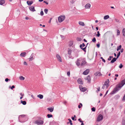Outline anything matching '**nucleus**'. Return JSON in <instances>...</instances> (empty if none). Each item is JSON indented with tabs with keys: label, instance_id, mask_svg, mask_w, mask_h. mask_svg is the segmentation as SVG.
<instances>
[{
	"label": "nucleus",
	"instance_id": "1",
	"mask_svg": "<svg viewBox=\"0 0 125 125\" xmlns=\"http://www.w3.org/2000/svg\"><path fill=\"white\" fill-rule=\"evenodd\" d=\"M125 84V78L122 80L120 83H119L116 86V87L114 89L112 92L114 94L118 91Z\"/></svg>",
	"mask_w": 125,
	"mask_h": 125
},
{
	"label": "nucleus",
	"instance_id": "2",
	"mask_svg": "<svg viewBox=\"0 0 125 125\" xmlns=\"http://www.w3.org/2000/svg\"><path fill=\"white\" fill-rule=\"evenodd\" d=\"M65 18L64 15H61L58 17V20L59 22L60 23L63 21Z\"/></svg>",
	"mask_w": 125,
	"mask_h": 125
},
{
	"label": "nucleus",
	"instance_id": "3",
	"mask_svg": "<svg viewBox=\"0 0 125 125\" xmlns=\"http://www.w3.org/2000/svg\"><path fill=\"white\" fill-rule=\"evenodd\" d=\"M82 60H83V58H80L77 59L75 63L78 66H79L80 65V62Z\"/></svg>",
	"mask_w": 125,
	"mask_h": 125
},
{
	"label": "nucleus",
	"instance_id": "4",
	"mask_svg": "<svg viewBox=\"0 0 125 125\" xmlns=\"http://www.w3.org/2000/svg\"><path fill=\"white\" fill-rule=\"evenodd\" d=\"M35 123L38 125H41L43 124V122L42 120H37L35 122Z\"/></svg>",
	"mask_w": 125,
	"mask_h": 125
},
{
	"label": "nucleus",
	"instance_id": "5",
	"mask_svg": "<svg viewBox=\"0 0 125 125\" xmlns=\"http://www.w3.org/2000/svg\"><path fill=\"white\" fill-rule=\"evenodd\" d=\"M103 116L101 114L99 115L97 118V121L99 122L101 121L103 119Z\"/></svg>",
	"mask_w": 125,
	"mask_h": 125
},
{
	"label": "nucleus",
	"instance_id": "6",
	"mask_svg": "<svg viewBox=\"0 0 125 125\" xmlns=\"http://www.w3.org/2000/svg\"><path fill=\"white\" fill-rule=\"evenodd\" d=\"M109 82V81L108 79L105 81V82L104 84L106 86V88H107L108 86V84Z\"/></svg>",
	"mask_w": 125,
	"mask_h": 125
},
{
	"label": "nucleus",
	"instance_id": "7",
	"mask_svg": "<svg viewBox=\"0 0 125 125\" xmlns=\"http://www.w3.org/2000/svg\"><path fill=\"white\" fill-rule=\"evenodd\" d=\"M56 57L57 60L58 61H59L61 62H62V60L61 57L59 55L57 54L56 55Z\"/></svg>",
	"mask_w": 125,
	"mask_h": 125
},
{
	"label": "nucleus",
	"instance_id": "8",
	"mask_svg": "<svg viewBox=\"0 0 125 125\" xmlns=\"http://www.w3.org/2000/svg\"><path fill=\"white\" fill-rule=\"evenodd\" d=\"M89 72V70L88 69H87L84 71L83 73V74L84 75H86Z\"/></svg>",
	"mask_w": 125,
	"mask_h": 125
},
{
	"label": "nucleus",
	"instance_id": "9",
	"mask_svg": "<svg viewBox=\"0 0 125 125\" xmlns=\"http://www.w3.org/2000/svg\"><path fill=\"white\" fill-rule=\"evenodd\" d=\"M88 43H87V44L86 45V46L84 48H83L82 47V45L80 44V47L82 49L84 52H86V47L87 46V45L88 44Z\"/></svg>",
	"mask_w": 125,
	"mask_h": 125
},
{
	"label": "nucleus",
	"instance_id": "10",
	"mask_svg": "<svg viewBox=\"0 0 125 125\" xmlns=\"http://www.w3.org/2000/svg\"><path fill=\"white\" fill-rule=\"evenodd\" d=\"M78 83L80 84H83V82L81 78H79L77 80Z\"/></svg>",
	"mask_w": 125,
	"mask_h": 125
},
{
	"label": "nucleus",
	"instance_id": "11",
	"mask_svg": "<svg viewBox=\"0 0 125 125\" xmlns=\"http://www.w3.org/2000/svg\"><path fill=\"white\" fill-rule=\"evenodd\" d=\"M86 80H88V83L90 82L91 80V78L89 75H88L86 78H85Z\"/></svg>",
	"mask_w": 125,
	"mask_h": 125
},
{
	"label": "nucleus",
	"instance_id": "12",
	"mask_svg": "<svg viewBox=\"0 0 125 125\" xmlns=\"http://www.w3.org/2000/svg\"><path fill=\"white\" fill-rule=\"evenodd\" d=\"M30 10L32 11L33 12L35 11L36 10L35 9L34 7L33 6H31L29 8Z\"/></svg>",
	"mask_w": 125,
	"mask_h": 125
},
{
	"label": "nucleus",
	"instance_id": "13",
	"mask_svg": "<svg viewBox=\"0 0 125 125\" xmlns=\"http://www.w3.org/2000/svg\"><path fill=\"white\" fill-rule=\"evenodd\" d=\"M53 108L51 107L47 108V109L50 112H52L53 110Z\"/></svg>",
	"mask_w": 125,
	"mask_h": 125
},
{
	"label": "nucleus",
	"instance_id": "14",
	"mask_svg": "<svg viewBox=\"0 0 125 125\" xmlns=\"http://www.w3.org/2000/svg\"><path fill=\"white\" fill-rule=\"evenodd\" d=\"M33 54L32 53L30 56V58H29V61H32L34 59V58H33Z\"/></svg>",
	"mask_w": 125,
	"mask_h": 125
},
{
	"label": "nucleus",
	"instance_id": "15",
	"mask_svg": "<svg viewBox=\"0 0 125 125\" xmlns=\"http://www.w3.org/2000/svg\"><path fill=\"white\" fill-rule=\"evenodd\" d=\"M117 58H114L110 62V63H114L115 61Z\"/></svg>",
	"mask_w": 125,
	"mask_h": 125
},
{
	"label": "nucleus",
	"instance_id": "16",
	"mask_svg": "<svg viewBox=\"0 0 125 125\" xmlns=\"http://www.w3.org/2000/svg\"><path fill=\"white\" fill-rule=\"evenodd\" d=\"M91 6L90 4L89 3H87L85 6L86 8L89 9L90 8Z\"/></svg>",
	"mask_w": 125,
	"mask_h": 125
},
{
	"label": "nucleus",
	"instance_id": "17",
	"mask_svg": "<svg viewBox=\"0 0 125 125\" xmlns=\"http://www.w3.org/2000/svg\"><path fill=\"white\" fill-rule=\"evenodd\" d=\"M82 61V63L81 64V66L84 65L86 63V62L84 60H83Z\"/></svg>",
	"mask_w": 125,
	"mask_h": 125
},
{
	"label": "nucleus",
	"instance_id": "18",
	"mask_svg": "<svg viewBox=\"0 0 125 125\" xmlns=\"http://www.w3.org/2000/svg\"><path fill=\"white\" fill-rule=\"evenodd\" d=\"M33 3V2L32 1H27V3L28 5H31Z\"/></svg>",
	"mask_w": 125,
	"mask_h": 125
},
{
	"label": "nucleus",
	"instance_id": "19",
	"mask_svg": "<svg viewBox=\"0 0 125 125\" xmlns=\"http://www.w3.org/2000/svg\"><path fill=\"white\" fill-rule=\"evenodd\" d=\"M26 53L25 52H23L20 54V56L22 57H25L26 55Z\"/></svg>",
	"mask_w": 125,
	"mask_h": 125
},
{
	"label": "nucleus",
	"instance_id": "20",
	"mask_svg": "<svg viewBox=\"0 0 125 125\" xmlns=\"http://www.w3.org/2000/svg\"><path fill=\"white\" fill-rule=\"evenodd\" d=\"M78 23L80 25L82 26H84L85 25L84 23L82 21H79Z\"/></svg>",
	"mask_w": 125,
	"mask_h": 125
},
{
	"label": "nucleus",
	"instance_id": "21",
	"mask_svg": "<svg viewBox=\"0 0 125 125\" xmlns=\"http://www.w3.org/2000/svg\"><path fill=\"white\" fill-rule=\"evenodd\" d=\"M122 125H125V117H124L122 121Z\"/></svg>",
	"mask_w": 125,
	"mask_h": 125
},
{
	"label": "nucleus",
	"instance_id": "22",
	"mask_svg": "<svg viewBox=\"0 0 125 125\" xmlns=\"http://www.w3.org/2000/svg\"><path fill=\"white\" fill-rule=\"evenodd\" d=\"M5 1L4 0H0V5H2L5 3Z\"/></svg>",
	"mask_w": 125,
	"mask_h": 125
},
{
	"label": "nucleus",
	"instance_id": "23",
	"mask_svg": "<svg viewBox=\"0 0 125 125\" xmlns=\"http://www.w3.org/2000/svg\"><path fill=\"white\" fill-rule=\"evenodd\" d=\"M37 97L40 98V99H42L43 97V96L42 95L40 94L37 95Z\"/></svg>",
	"mask_w": 125,
	"mask_h": 125
},
{
	"label": "nucleus",
	"instance_id": "24",
	"mask_svg": "<svg viewBox=\"0 0 125 125\" xmlns=\"http://www.w3.org/2000/svg\"><path fill=\"white\" fill-rule=\"evenodd\" d=\"M21 103L22 104L24 105H25L26 104V102L25 101H23L22 100L21 101Z\"/></svg>",
	"mask_w": 125,
	"mask_h": 125
},
{
	"label": "nucleus",
	"instance_id": "25",
	"mask_svg": "<svg viewBox=\"0 0 125 125\" xmlns=\"http://www.w3.org/2000/svg\"><path fill=\"white\" fill-rule=\"evenodd\" d=\"M73 41H70L69 43V46H72L73 44Z\"/></svg>",
	"mask_w": 125,
	"mask_h": 125
},
{
	"label": "nucleus",
	"instance_id": "26",
	"mask_svg": "<svg viewBox=\"0 0 125 125\" xmlns=\"http://www.w3.org/2000/svg\"><path fill=\"white\" fill-rule=\"evenodd\" d=\"M109 18V16L108 15H106L104 17V20H106Z\"/></svg>",
	"mask_w": 125,
	"mask_h": 125
},
{
	"label": "nucleus",
	"instance_id": "27",
	"mask_svg": "<svg viewBox=\"0 0 125 125\" xmlns=\"http://www.w3.org/2000/svg\"><path fill=\"white\" fill-rule=\"evenodd\" d=\"M121 48V45H119L118 47H117V51H119L120 50Z\"/></svg>",
	"mask_w": 125,
	"mask_h": 125
},
{
	"label": "nucleus",
	"instance_id": "28",
	"mask_svg": "<svg viewBox=\"0 0 125 125\" xmlns=\"http://www.w3.org/2000/svg\"><path fill=\"white\" fill-rule=\"evenodd\" d=\"M122 33L123 35H125V28H124L123 29Z\"/></svg>",
	"mask_w": 125,
	"mask_h": 125
},
{
	"label": "nucleus",
	"instance_id": "29",
	"mask_svg": "<svg viewBox=\"0 0 125 125\" xmlns=\"http://www.w3.org/2000/svg\"><path fill=\"white\" fill-rule=\"evenodd\" d=\"M19 78L20 80H24L25 79L24 77L22 76H20L19 77Z\"/></svg>",
	"mask_w": 125,
	"mask_h": 125
},
{
	"label": "nucleus",
	"instance_id": "30",
	"mask_svg": "<svg viewBox=\"0 0 125 125\" xmlns=\"http://www.w3.org/2000/svg\"><path fill=\"white\" fill-rule=\"evenodd\" d=\"M117 35H119L120 34V32L119 30H117Z\"/></svg>",
	"mask_w": 125,
	"mask_h": 125
},
{
	"label": "nucleus",
	"instance_id": "31",
	"mask_svg": "<svg viewBox=\"0 0 125 125\" xmlns=\"http://www.w3.org/2000/svg\"><path fill=\"white\" fill-rule=\"evenodd\" d=\"M47 117L48 118H50L51 117H52V115L51 114H48L47 115Z\"/></svg>",
	"mask_w": 125,
	"mask_h": 125
},
{
	"label": "nucleus",
	"instance_id": "32",
	"mask_svg": "<svg viewBox=\"0 0 125 125\" xmlns=\"http://www.w3.org/2000/svg\"><path fill=\"white\" fill-rule=\"evenodd\" d=\"M82 89L81 90V91H82L84 92L86 90V88H85L83 87L82 88Z\"/></svg>",
	"mask_w": 125,
	"mask_h": 125
},
{
	"label": "nucleus",
	"instance_id": "33",
	"mask_svg": "<svg viewBox=\"0 0 125 125\" xmlns=\"http://www.w3.org/2000/svg\"><path fill=\"white\" fill-rule=\"evenodd\" d=\"M71 52H72V50L71 49H69L68 52V54H71Z\"/></svg>",
	"mask_w": 125,
	"mask_h": 125
},
{
	"label": "nucleus",
	"instance_id": "34",
	"mask_svg": "<svg viewBox=\"0 0 125 125\" xmlns=\"http://www.w3.org/2000/svg\"><path fill=\"white\" fill-rule=\"evenodd\" d=\"M113 58L112 56H110L109 58L108 59V61H110L111 60V59Z\"/></svg>",
	"mask_w": 125,
	"mask_h": 125
},
{
	"label": "nucleus",
	"instance_id": "35",
	"mask_svg": "<svg viewBox=\"0 0 125 125\" xmlns=\"http://www.w3.org/2000/svg\"><path fill=\"white\" fill-rule=\"evenodd\" d=\"M60 36L61 37V38L62 39H64L65 38V37L64 36H63V35H60Z\"/></svg>",
	"mask_w": 125,
	"mask_h": 125
},
{
	"label": "nucleus",
	"instance_id": "36",
	"mask_svg": "<svg viewBox=\"0 0 125 125\" xmlns=\"http://www.w3.org/2000/svg\"><path fill=\"white\" fill-rule=\"evenodd\" d=\"M97 36L98 37H99L100 35V34L99 33V31H98L97 32Z\"/></svg>",
	"mask_w": 125,
	"mask_h": 125
},
{
	"label": "nucleus",
	"instance_id": "37",
	"mask_svg": "<svg viewBox=\"0 0 125 125\" xmlns=\"http://www.w3.org/2000/svg\"><path fill=\"white\" fill-rule=\"evenodd\" d=\"M25 116V115H21L19 116V118H20L21 117H24Z\"/></svg>",
	"mask_w": 125,
	"mask_h": 125
},
{
	"label": "nucleus",
	"instance_id": "38",
	"mask_svg": "<svg viewBox=\"0 0 125 125\" xmlns=\"http://www.w3.org/2000/svg\"><path fill=\"white\" fill-rule=\"evenodd\" d=\"M92 41L94 42H96V40L95 38V37H94L93 38L92 40Z\"/></svg>",
	"mask_w": 125,
	"mask_h": 125
},
{
	"label": "nucleus",
	"instance_id": "39",
	"mask_svg": "<svg viewBox=\"0 0 125 125\" xmlns=\"http://www.w3.org/2000/svg\"><path fill=\"white\" fill-rule=\"evenodd\" d=\"M120 52H119V53H118L117 54V56L116 58L117 59L118 58L119 56L120 55Z\"/></svg>",
	"mask_w": 125,
	"mask_h": 125
},
{
	"label": "nucleus",
	"instance_id": "40",
	"mask_svg": "<svg viewBox=\"0 0 125 125\" xmlns=\"http://www.w3.org/2000/svg\"><path fill=\"white\" fill-rule=\"evenodd\" d=\"M123 67V65H122V64L121 63L119 66V67L120 69L121 68Z\"/></svg>",
	"mask_w": 125,
	"mask_h": 125
},
{
	"label": "nucleus",
	"instance_id": "41",
	"mask_svg": "<svg viewBox=\"0 0 125 125\" xmlns=\"http://www.w3.org/2000/svg\"><path fill=\"white\" fill-rule=\"evenodd\" d=\"M91 109H92V111H93V112H94L95 111V109L94 107L92 108Z\"/></svg>",
	"mask_w": 125,
	"mask_h": 125
},
{
	"label": "nucleus",
	"instance_id": "42",
	"mask_svg": "<svg viewBox=\"0 0 125 125\" xmlns=\"http://www.w3.org/2000/svg\"><path fill=\"white\" fill-rule=\"evenodd\" d=\"M115 21L117 22H119L120 23H121V21H120L118 19H115Z\"/></svg>",
	"mask_w": 125,
	"mask_h": 125
},
{
	"label": "nucleus",
	"instance_id": "43",
	"mask_svg": "<svg viewBox=\"0 0 125 125\" xmlns=\"http://www.w3.org/2000/svg\"><path fill=\"white\" fill-rule=\"evenodd\" d=\"M75 2V0H72L71 1H70V3H71L72 4H73Z\"/></svg>",
	"mask_w": 125,
	"mask_h": 125
},
{
	"label": "nucleus",
	"instance_id": "44",
	"mask_svg": "<svg viewBox=\"0 0 125 125\" xmlns=\"http://www.w3.org/2000/svg\"><path fill=\"white\" fill-rule=\"evenodd\" d=\"M100 87H98L97 88V90L96 91V92L98 93V91H99L100 90Z\"/></svg>",
	"mask_w": 125,
	"mask_h": 125
},
{
	"label": "nucleus",
	"instance_id": "45",
	"mask_svg": "<svg viewBox=\"0 0 125 125\" xmlns=\"http://www.w3.org/2000/svg\"><path fill=\"white\" fill-rule=\"evenodd\" d=\"M44 12L46 14H47V13L48 11V9H44Z\"/></svg>",
	"mask_w": 125,
	"mask_h": 125
},
{
	"label": "nucleus",
	"instance_id": "46",
	"mask_svg": "<svg viewBox=\"0 0 125 125\" xmlns=\"http://www.w3.org/2000/svg\"><path fill=\"white\" fill-rule=\"evenodd\" d=\"M79 87L80 89V90L81 91V90H82V88H83V87L81 85H80L79 86Z\"/></svg>",
	"mask_w": 125,
	"mask_h": 125
},
{
	"label": "nucleus",
	"instance_id": "47",
	"mask_svg": "<svg viewBox=\"0 0 125 125\" xmlns=\"http://www.w3.org/2000/svg\"><path fill=\"white\" fill-rule=\"evenodd\" d=\"M40 14L41 16H42L43 15V12L42 11H41L40 13Z\"/></svg>",
	"mask_w": 125,
	"mask_h": 125
},
{
	"label": "nucleus",
	"instance_id": "48",
	"mask_svg": "<svg viewBox=\"0 0 125 125\" xmlns=\"http://www.w3.org/2000/svg\"><path fill=\"white\" fill-rule=\"evenodd\" d=\"M67 74L68 76H69L70 74V72L69 71L67 73Z\"/></svg>",
	"mask_w": 125,
	"mask_h": 125
},
{
	"label": "nucleus",
	"instance_id": "49",
	"mask_svg": "<svg viewBox=\"0 0 125 125\" xmlns=\"http://www.w3.org/2000/svg\"><path fill=\"white\" fill-rule=\"evenodd\" d=\"M72 120H73L76 121V119H75L74 117H72Z\"/></svg>",
	"mask_w": 125,
	"mask_h": 125
},
{
	"label": "nucleus",
	"instance_id": "50",
	"mask_svg": "<svg viewBox=\"0 0 125 125\" xmlns=\"http://www.w3.org/2000/svg\"><path fill=\"white\" fill-rule=\"evenodd\" d=\"M77 40L78 41H81V38H77Z\"/></svg>",
	"mask_w": 125,
	"mask_h": 125
},
{
	"label": "nucleus",
	"instance_id": "51",
	"mask_svg": "<svg viewBox=\"0 0 125 125\" xmlns=\"http://www.w3.org/2000/svg\"><path fill=\"white\" fill-rule=\"evenodd\" d=\"M81 119L80 118H79L78 119V120L80 121V122H83V121H82L81 120Z\"/></svg>",
	"mask_w": 125,
	"mask_h": 125
},
{
	"label": "nucleus",
	"instance_id": "52",
	"mask_svg": "<svg viewBox=\"0 0 125 125\" xmlns=\"http://www.w3.org/2000/svg\"><path fill=\"white\" fill-rule=\"evenodd\" d=\"M97 75H98V76H101L102 75V74H101L99 72L98 73V74H97Z\"/></svg>",
	"mask_w": 125,
	"mask_h": 125
},
{
	"label": "nucleus",
	"instance_id": "53",
	"mask_svg": "<svg viewBox=\"0 0 125 125\" xmlns=\"http://www.w3.org/2000/svg\"><path fill=\"white\" fill-rule=\"evenodd\" d=\"M96 45L98 48H99V47L100 46V44H97Z\"/></svg>",
	"mask_w": 125,
	"mask_h": 125
},
{
	"label": "nucleus",
	"instance_id": "54",
	"mask_svg": "<svg viewBox=\"0 0 125 125\" xmlns=\"http://www.w3.org/2000/svg\"><path fill=\"white\" fill-rule=\"evenodd\" d=\"M123 100H125V94L123 98Z\"/></svg>",
	"mask_w": 125,
	"mask_h": 125
},
{
	"label": "nucleus",
	"instance_id": "55",
	"mask_svg": "<svg viewBox=\"0 0 125 125\" xmlns=\"http://www.w3.org/2000/svg\"><path fill=\"white\" fill-rule=\"evenodd\" d=\"M15 88V86L14 85H12L11 87V89L12 90L13 88Z\"/></svg>",
	"mask_w": 125,
	"mask_h": 125
},
{
	"label": "nucleus",
	"instance_id": "56",
	"mask_svg": "<svg viewBox=\"0 0 125 125\" xmlns=\"http://www.w3.org/2000/svg\"><path fill=\"white\" fill-rule=\"evenodd\" d=\"M82 45V47H83L85 46V45L84 43H83Z\"/></svg>",
	"mask_w": 125,
	"mask_h": 125
},
{
	"label": "nucleus",
	"instance_id": "57",
	"mask_svg": "<svg viewBox=\"0 0 125 125\" xmlns=\"http://www.w3.org/2000/svg\"><path fill=\"white\" fill-rule=\"evenodd\" d=\"M9 79L8 78H6L5 79V81L6 82H7L9 81Z\"/></svg>",
	"mask_w": 125,
	"mask_h": 125
},
{
	"label": "nucleus",
	"instance_id": "58",
	"mask_svg": "<svg viewBox=\"0 0 125 125\" xmlns=\"http://www.w3.org/2000/svg\"><path fill=\"white\" fill-rule=\"evenodd\" d=\"M24 65H27V64L26 62H24Z\"/></svg>",
	"mask_w": 125,
	"mask_h": 125
},
{
	"label": "nucleus",
	"instance_id": "59",
	"mask_svg": "<svg viewBox=\"0 0 125 125\" xmlns=\"http://www.w3.org/2000/svg\"><path fill=\"white\" fill-rule=\"evenodd\" d=\"M43 2L44 3H45L46 4H48V2L46 1H43Z\"/></svg>",
	"mask_w": 125,
	"mask_h": 125
},
{
	"label": "nucleus",
	"instance_id": "60",
	"mask_svg": "<svg viewBox=\"0 0 125 125\" xmlns=\"http://www.w3.org/2000/svg\"><path fill=\"white\" fill-rule=\"evenodd\" d=\"M68 120L69 121V123H70V122H72V121H71V119H68Z\"/></svg>",
	"mask_w": 125,
	"mask_h": 125
},
{
	"label": "nucleus",
	"instance_id": "61",
	"mask_svg": "<svg viewBox=\"0 0 125 125\" xmlns=\"http://www.w3.org/2000/svg\"><path fill=\"white\" fill-rule=\"evenodd\" d=\"M105 85H104H104H103L102 87V88L103 89H104L105 88Z\"/></svg>",
	"mask_w": 125,
	"mask_h": 125
},
{
	"label": "nucleus",
	"instance_id": "62",
	"mask_svg": "<svg viewBox=\"0 0 125 125\" xmlns=\"http://www.w3.org/2000/svg\"><path fill=\"white\" fill-rule=\"evenodd\" d=\"M123 49H121V52H123Z\"/></svg>",
	"mask_w": 125,
	"mask_h": 125
},
{
	"label": "nucleus",
	"instance_id": "63",
	"mask_svg": "<svg viewBox=\"0 0 125 125\" xmlns=\"http://www.w3.org/2000/svg\"><path fill=\"white\" fill-rule=\"evenodd\" d=\"M20 94L22 96H24V94H22V93H21Z\"/></svg>",
	"mask_w": 125,
	"mask_h": 125
},
{
	"label": "nucleus",
	"instance_id": "64",
	"mask_svg": "<svg viewBox=\"0 0 125 125\" xmlns=\"http://www.w3.org/2000/svg\"><path fill=\"white\" fill-rule=\"evenodd\" d=\"M108 91L107 90V91H106V93L105 94V95H104V96H105V95L107 94V93H108Z\"/></svg>",
	"mask_w": 125,
	"mask_h": 125
}]
</instances>
